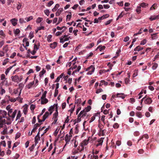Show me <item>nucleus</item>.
<instances>
[{"instance_id":"29","label":"nucleus","mask_w":159,"mask_h":159,"mask_svg":"<svg viewBox=\"0 0 159 159\" xmlns=\"http://www.w3.org/2000/svg\"><path fill=\"white\" fill-rule=\"evenodd\" d=\"M137 116L139 118H141L142 117V115L140 112L137 111L136 113Z\"/></svg>"},{"instance_id":"50","label":"nucleus","mask_w":159,"mask_h":159,"mask_svg":"<svg viewBox=\"0 0 159 159\" xmlns=\"http://www.w3.org/2000/svg\"><path fill=\"white\" fill-rule=\"evenodd\" d=\"M39 47L37 46L36 45V44H34V49L37 51V50H38L39 49Z\"/></svg>"},{"instance_id":"9","label":"nucleus","mask_w":159,"mask_h":159,"mask_svg":"<svg viewBox=\"0 0 159 159\" xmlns=\"http://www.w3.org/2000/svg\"><path fill=\"white\" fill-rule=\"evenodd\" d=\"M143 138H145L146 139H147L149 138L148 135L147 134H145L143 135L138 140V142H139L140 140L143 139Z\"/></svg>"},{"instance_id":"14","label":"nucleus","mask_w":159,"mask_h":159,"mask_svg":"<svg viewBox=\"0 0 159 159\" xmlns=\"http://www.w3.org/2000/svg\"><path fill=\"white\" fill-rule=\"evenodd\" d=\"M158 33H156L153 34H151L152 39V40H155L158 38L157 34Z\"/></svg>"},{"instance_id":"17","label":"nucleus","mask_w":159,"mask_h":159,"mask_svg":"<svg viewBox=\"0 0 159 159\" xmlns=\"http://www.w3.org/2000/svg\"><path fill=\"white\" fill-rule=\"evenodd\" d=\"M63 10V9L62 8H60L56 12V15L57 16H59Z\"/></svg>"},{"instance_id":"63","label":"nucleus","mask_w":159,"mask_h":159,"mask_svg":"<svg viewBox=\"0 0 159 159\" xmlns=\"http://www.w3.org/2000/svg\"><path fill=\"white\" fill-rule=\"evenodd\" d=\"M10 70V67L8 68L5 71V74L6 75H7V74H8V73H9Z\"/></svg>"},{"instance_id":"20","label":"nucleus","mask_w":159,"mask_h":159,"mask_svg":"<svg viewBox=\"0 0 159 159\" xmlns=\"http://www.w3.org/2000/svg\"><path fill=\"white\" fill-rule=\"evenodd\" d=\"M82 102V100L81 99L79 98L75 100V104H78L77 106H79L78 105L80 104L81 102Z\"/></svg>"},{"instance_id":"45","label":"nucleus","mask_w":159,"mask_h":159,"mask_svg":"<svg viewBox=\"0 0 159 159\" xmlns=\"http://www.w3.org/2000/svg\"><path fill=\"white\" fill-rule=\"evenodd\" d=\"M75 105L73 107L71 108L70 109V110H69V111H70V114H72L73 113V112L74 111L75 108Z\"/></svg>"},{"instance_id":"26","label":"nucleus","mask_w":159,"mask_h":159,"mask_svg":"<svg viewBox=\"0 0 159 159\" xmlns=\"http://www.w3.org/2000/svg\"><path fill=\"white\" fill-rule=\"evenodd\" d=\"M148 4L145 2H142L140 4V6L142 7H145L146 6H148Z\"/></svg>"},{"instance_id":"31","label":"nucleus","mask_w":159,"mask_h":159,"mask_svg":"<svg viewBox=\"0 0 159 159\" xmlns=\"http://www.w3.org/2000/svg\"><path fill=\"white\" fill-rule=\"evenodd\" d=\"M43 20V18L41 17H38L36 20V23H40Z\"/></svg>"},{"instance_id":"38","label":"nucleus","mask_w":159,"mask_h":159,"mask_svg":"<svg viewBox=\"0 0 159 159\" xmlns=\"http://www.w3.org/2000/svg\"><path fill=\"white\" fill-rule=\"evenodd\" d=\"M46 70L43 69L40 72L39 74V76L41 77L45 73Z\"/></svg>"},{"instance_id":"58","label":"nucleus","mask_w":159,"mask_h":159,"mask_svg":"<svg viewBox=\"0 0 159 159\" xmlns=\"http://www.w3.org/2000/svg\"><path fill=\"white\" fill-rule=\"evenodd\" d=\"M5 92V90L3 89H1V91L0 92V93L2 95Z\"/></svg>"},{"instance_id":"12","label":"nucleus","mask_w":159,"mask_h":159,"mask_svg":"<svg viewBox=\"0 0 159 159\" xmlns=\"http://www.w3.org/2000/svg\"><path fill=\"white\" fill-rule=\"evenodd\" d=\"M116 97L121 98L122 99H124L125 97V95L123 93H117L116 94Z\"/></svg>"},{"instance_id":"49","label":"nucleus","mask_w":159,"mask_h":159,"mask_svg":"<svg viewBox=\"0 0 159 159\" xmlns=\"http://www.w3.org/2000/svg\"><path fill=\"white\" fill-rule=\"evenodd\" d=\"M40 116H37V119L38 120L39 123H41L42 122L44 121L45 120H43V119L42 120L40 119Z\"/></svg>"},{"instance_id":"55","label":"nucleus","mask_w":159,"mask_h":159,"mask_svg":"<svg viewBox=\"0 0 159 159\" xmlns=\"http://www.w3.org/2000/svg\"><path fill=\"white\" fill-rule=\"evenodd\" d=\"M34 144H33V145H32L29 148V149L30 151H33V149H34Z\"/></svg>"},{"instance_id":"54","label":"nucleus","mask_w":159,"mask_h":159,"mask_svg":"<svg viewBox=\"0 0 159 159\" xmlns=\"http://www.w3.org/2000/svg\"><path fill=\"white\" fill-rule=\"evenodd\" d=\"M35 106L33 104H31L30 105V108L31 110H34L35 108Z\"/></svg>"},{"instance_id":"53","label":"nucleus","mask_w":159,"mask_h":159,"mask_svg":"<svg viewBox=\"0 0 159 159\" xmlns=\"http://www.w3.org/2000/svg\"><path fill=\"white\" fill-rule=\"evenodd\" d=\"M103 91V90L102 89H98L96 91V93H98L101 92H102Z\"/></svg>"},{"instance_id":"4","label":"nucleus","mask_w":159,"mask_h":159,"mask_svg":"<svg viewBox=\"0 0 159 159\" xmlns=\"http://www.w3.org/2000/svg\"><path fill=\"white\" fill-rule=\"evenodd\" d=\"M72 136V135L70 136L68 134H67L66 135L65 137V140L66 142V143L64 146V147H65L66 146V144L70 141L71 139L70 137H71Z\"/></svg>"},{"instance_id":"7","label":"nucleus","mask_w":159,"mask_h":159,"mask_svg":"<svg viewBox=\"0 0 159 159\" xmlns=\"http://www.w3.org/2000/svg\"><path fill=\"white\" fill-rule=\"evenodd\" d=\"M5 124H3V126L2 127L4 128L3 130L1 132V134H6L7 131V128L6 127V125H5Z\"/></svg>"},{"instance_id":"3","label":"nucleus","mask_w":159,"mask_h":159,"mask_svg":"<svg viewBox=\"0 0 159 159\" xmlns=\"http://www.w3.org/2000/svg\"><path fill=\"white\" fill-rule=\"evenodd\" d=\"M159 18V14L157 15L151 16L149 19L150 21L157 20Z\"/></svg>"},{"instance_id":"51","label":"nucleus","mask_w":159,"mask_h":159,"mask_svg":"<svg viewBox=\"0 0 159 159\" xmlns=\"http://www.w3.org/2000/svg\"><path fill=\"white\" fill-rule=\"evenodd\" d=\"M55 107H56V106L54 105L53 106H51L49 107L48 111H52V110L54 109Z\"/></svg>"},{"instance_id":"46","label":"nucleus","mask_w":159,"mask_h":159,"mask_svg":"<svg viewBox=\"0 0 159 159\" xmlns=\"http://www.w3.org/2000/svg\"><path fill=\"white\" fill-rule=\"evenodd\" d=\"M96 115H94L91 118V120L89 121V123H91L93 122L95 119Z\"/></svg>"},{"instance_id":"10","label":"nucleus","mask_w":159,"mask_h":159,"mask_svg":"<svg viewBox=\"0 0 159 159\" xmlns=\"http://www.w3.org/2000/svg\"><path fill=\"white\" fill-rule=\"evenodd\" d=\"M17 20L15 18H14L11 20V23L12 25L14 26H16L17 25Z\"/></svg>"},{"instance_id":"59","label":"nucleus","mask_w":159,"mask_h":159,"mask_svg":"<svg viewBox=\"0 0 159 159\" xmlns=\"http://www.w3.org/2000/svg\"><path fill=\"white\" fill-rule=\"evenodd\" d=\"M45 111H46V109H45V108H44L42 110V112H41V113L38 116H41L43 114V113Z\"/></svg>"},{"instance_id":"18","label":"nucleus","mask_w":159,"mask_h":159,"mask_svg":"<svg viewBox=\"0 0 159 159\" xmlns=\"http://www.w3.org/2000/svg\"><path fill=\"white\" fill-rule=\"evenodd\" d=\"M41 104H46L48 102V99L46 98H45L43 99H41Z\"/></svg>"},{"instance_id":"25","label":"nucleus","mask_w":159,"mask_h":159,"mask_svg":"<svg viewBox=\"0 0 159 159\" xmlns=\"http://www.w3.org/2000/svg\"><path fill=\"white\" fill-rule=\"evenodd\" d=\"M3 85H9V84L7 80V78L5 79L4 80L2 81Z\"/></svg>"},{"instance_id":"64","label":"nucleus","mask_w":159,"mask_h":159,"mask_svg":"<svg viewBox=\"0 0 159 159\" xmlns=\"http://www.w3.org/2000/svg\"><path fill=\"white\" fill-rule=\"evenodd\" d=\"M36 119L35 116H34L32 119V123L33 124H34L36 122Z\"/></svg>"},{"instance_id":"56","label":"nucleus","mask_w":159,"mask_h":159,"mask_svg":"<svg viewBox=\"0 0 159 159\" xmlns=\"http://www.w3.org/2000/svg\"><path fill=\"white\" fill-rule=\"evenodd\" d=\"M71 17V15H68L66 16V20H67L68 19V21H69Z\"/></svg>"},{"instance_id":"39","label":"nucleus","mask_w":159,"mask_h":159,"mask_svg":"<svg viewBox=\"0 0 159 159\" xmlns=\"http://www.w3.org/2000/svg\"><path fill=\"white\" fill-rule=\"evenodd\" d=\"M113 127L114 129H117L119 127V125L117 123H115L113 125Z\"/></svg>"},{"instance_id":"30","label":"nucleus","mask_w":159,"mask_h":159,"mask_svg":"<svg viewBox=\"0 0 159 159\" xmlns=\"http://www.w3.org/2000/svg\"><path fill=\"white\" fill-rule=\"evenodd\" d=\"M88 143V140H84L80 144H83L84 146L86 145Z\"/></svg>"},{"instance_id":"42","label":"nucleus","mask_w":159,"mask_h":159,"mask_svg":"<svg viewBox=\"0 0 159 159\" xmlns=\"http://www.w3.org/2000/svg\"><path fill=\"white\" fill-rule=\"evenodd\" d=\"M44 12L45 14L48 16L49 15L50 12L49 11L48 9L45 10Z\"/></svg>"},{"instance_id":"11","label":"nucleus","mask_w":159,"mask_h":159,"mask_svg":"<svg viewBox=\"0 0 159 159\" xmlns=\"http://www.w3.org/2000/svg\"><path fill=\"white\" fill-rule=\"evenodd\" d=\"M57 45V43L56 42H54L50 44V47L52 49H54Z\"/></svg>"},{"instance_id":"13","label":"nucleus","mask_w":159,"mask_h":159,"mask_svg":"<svg viewBox=\"0 0 159 159\" xmlns=\"http://www.w3.org/2000/svg\"><path fill=\"white\" fill-rule=\"evenodd\" d=\"M7 112L4 111H1V114H0V115H1V116H1L3 118H6V117H7Z\"/></svg>"},{"instance_id":"60","label":"nucleus","mask_w":159,"mask_h":159,"mask_svg":"<svg viewBox=\"0 0 159 159\" xmlns=\"http://www.w3.org/2000/svg\"><path fill=\"white\" fill-rule=\"evenodd\" d=\"M19 157V155L18 154H16L15 156L13 157V158L14 159H17Z\"/></svg>"},{"instance_id":"1","label":"nucleus","mask_w":159,"mask_h":159,"mask_svg":"<svg viewBox=\"0 0 159 159\" xmlns=\"http://www.w3.org/2000/svg\"><path fill=\"white\" fill-rule=\"evenodd\" d=\"M95 69V68L93 66L91 65L90 66V67H88L86 70V71H88V72L87 74V75H91L94 72Z\"/></svg>"},{"instance_id":"27","label":"nucleus","mask_w":159,"mask_h":159,"mask_svg":"<svg viewBox=\"0 0 159 159\" xmlns=\"http://www.w3.org/2000/svg\"><path fill=\"white\" fill-rule=\"evenodd\" d=\"M91 108V107L90 106H88L84 109L85 110V112H88L90 110Z\"/></svg>"},{"instance_id":"19","label":"nucleus","mask_w":159,"mask_h":159,"mask_svg":"<svg viewBox=\"0 0 159 159\" xmlns=\"http://www.w3.org/2000/svg\"><path fill=\"white\" fill-rule=\"evenodd\" d=\"M34 84V82L33 81L30 83L28 85H26V87L28 89H30L31 88L32 86Z\"/></svg>"},{"instance_id":"23","label":"nucleus","mask_w":159,"mask_h":159,"mask_svg":"<svg viewBox=\"0 0 159 159\" xmlns=\"http://www.w3.org/2000/svg\"><path fill=\"white\" fill-rule=\"evenodd\" d=\"M20 32V31L18 29H17L16 30H14V33L15 35H18Z\"/></svg>"},{"instance_id":"37","label":"nucleus","mask_w":159,"mask_h":159,"mask_svg":"<svg viewBox=\"0 0 159 159\" xmlns=\"http://www.w3.org/2000/svg\"><path fill=\"white\" fill-rule=\"evenodd\" d=\"M147 40L146 39H144L141 42L140 45H144L146 43Z\"/></svg>"},{"instance_id":"62","label":"nucleus","mask_w":159,"mask_h":159,"mask_svg":"<svg viewBox=\"0 0 159 159\" xmlns=\"http://www.w3.org/2000/svg\"><path fill=\"white\" fill-rule=\"evenodd\" d=\"M112 20H108L107 21H106L105 23V25H109L111 23V22L112 21Z\"/></svg>"},{"instance_id":"43","label":"nucleus","mask_w":159,"mask_h":159,"mask_svg":"<svg viewBox=\"0 0 159 159\" xmlns=\"http://www.w3.org/2000/svg\"><path fill=\"white\" fill-rule=\"evenodd\" d=\"M9 61V59L8 58H6V59H5L4 61L3 62V63H2V65H5Z\"/></svg>"},{"instance_id":"24","label":"nucleus","mask_w":159,"mask_h":159,"mask_svg":"<svg viewBox=\"0 0 159 159\" xmlns=\"http://www.w3.org/2000/svg\"><path fill=\"white\" fill-rule=\"evenodd\" d=\"M17 113V111L16 110H15L14 112H13L11 116V117L12 119H13L14 118L16 114ZM13 120L12 119V120Z\"/></svg>"},{"instance_id":"15","label":"nucleus","mask_w":159,"mask_h":159,"mask_svg":"<svg viewBox=\"0 0 159 159\" xmlns=\"http://www.w3.org/2000/svg\"><path fill=\"white\" fill-rule=\"evenodd\" d=\"M49 114L48 112H46L43 115V120H45L49 116Z\"/></svg>"},{"instance_id":"32","label":"nucleus","mask_w":159,"mask_h":159,"mask_svg":"<svg viewBox=\"0 0 159 159\" xmlns=\"http://www.w3.org/2000/svg\"><path fill=\"white\" fill-rule=\"evenodd\" d=\"M141 7L140 6H138L136 10V12L138 13L139 14L141 12Z\"/></svg>"},{"instance_id":"48","label":"nucleus","mask_w":159,"mask_h":159,"mask_svg":"<svg viewBox=\"0 0 159 159\" xmlns=\"http://www.w3.org/2000/svg\"><path fill=\"white\" fill-rule=\"evenodd\" d=\"M58 93V90L57 89H55V93H54V97H56L57 96Z\"/></svg>"},{"instance_id":"28","label":"nucleus","mask_w":159,"mask_h":159,"mask_svg":"<svg viewBox=\"0 0 159 159\" xmlns=\"http://www.w3.org/2000/svg\"><path fill=\"white\" fill-rule=\"evenodd\" d=\"M52 36L51 35H49L47 37V40L48 42H51L52 41Z\"/></svg>"},{"instance_id":"52","label":"nucleus","mask_w":159,"mask_h":159,"mask_svg":"<svg viewBox=\"0 0 159 159\" xmlns=\"http://www.w3.org/2000/svg\"><path fill=\"white\" fill-rule=\"evenodd\" d=\"M7 78H5V75L4 74H2L1 75V80H4L5 79H6Z\"/></svg>"},{"instance_id":"36","label":"nucleus","mask_w":159,"mask_h":159,"mask_svg":"<svg viewBox=\"0 0 159 159\" xmlns=\"http://www.w3.org/2000/svg\"><path fill=\"white\" fill-rule=\"evenodd\" d=\"M64 32V30H63L61 31H58L57 32L56 35L57 36H58L61 34L62 33Z\"/></svg>"},{"instance_id":"47","label":"nucleus","mask_w":159,"mask_h":159,"mask_svg":"<svg viewBox=\"0 0 159 159\" xmlns=\"http://www.w3.org/2000/svg\"><path fill=\"white\" fill-rule=\"evenodd\" d=\"M103 139H104V138H100L98 140V143H100L102 144L103 142Z\"/></svg>"},{"instance_id":"61","label":"nucleus","mask_w":159,"mask_h":159,"mask_svg":"<svg viewBox=\"0 0 159 159\" xmlns=\"http://www.w3.org/2000/svg\"><path fill=\"white\" fill-rule=\"evenodd\" d=\"M79 5L77 4H75L74 6L72 7V8L74 10H76L77 8L78 7Z\"/></svg>"},{"instance_id":"33","label":"nucleus","mask_w":159,"mask_h":159,"mask_svg":"<svg viewBox=\"0 0 159 159\" xmlns=\"http://www.w3.org/2000/svg\"><path fill=\"white\" fill-rule=\"evenodd\" d=\"M33 16H30L28 17H26L25 18V20L27 22L33 19Z\"/></svg>"},{"instance_id":"44","label":"nucleus","mask_w":159,"mask_h":159,"mask_svg":"<svg viewBox=\"0 0 159 159\" xmlns=\"http://www.w3.org/2000/svg\"><path fill=\"white\" fill-rule=\"evenodd\" d=\"M0 35L2 36L3 37H5V34L2 30H1L0 31Z\"/></svg>"},{"instance_id":"35","label":"nucleus","mask_w":159,"mask_h":159,"mask_svg":"<svg viewBox=\"0 0 159 159\" xmlns=\"http://www.w3.org/2000/svg\"><path fill=\"white\" fill-rule=\"evenodd\" d=\"M21 113H20V111H19L18 112L17 115L16 116V120H17L18 119H19L20 118V117H21Z\"/></svg>"},{"instance_id":"22","label":"nucleus","mask_w":159,"mask_h":159,"mask_svg":"<svg viewBox=\"0 0 159 159\" xmlns=\"http://www.w3.org/2000/svg\"><path fill=\"white\" fill-rule=\"evenodd\" d=\"M60 5L58 4H57L55 5L54 7L52 9V11L53 12L55 11L59 7Z\"/></svg>"},{"instance_id":"41","label":"nucleus","mask_w":159,"mask_h":159,"mask_svg":"<svg viewBox=\"0 0 159 159\" xmlns=\"http://www.w3.org/2000/svg\"><path fill=\"white\" fill-rule=\"evenodd\" d=\"M54 3V2L53 1L51 0L48 3L47 6L48 7H50Z\"/></svg>"},{"instance_id":"34","label":"nucleus","mask_w":159,"mask_h":159,"mask_svg":"<svg viewBox=\"0 0 159 159\" xmlns=\"http://www.w3.org/2000/svg\"><path fill=\"white\" fill-rule=\"evenodd\" d=\"M153 66L152 67V69L153 70H155L156 69V68L157 67L158 64L156 63H153Z\"/></svg>"},{"instance_id":"40","label":"nucleus","mask_w":159,"mask_h":159,"mask_svg":"<svg viewBox=\"0 0 159 159\" xmlns=\"http://www.w3.org/2000/svg\"><path fill=\"white\" fill-rule=\"evenodd\" d=\"M94 45V44L93 43H91L89 44V45L86 48H92L93 46Z\"/></svg>"},{"instance_id":"6","label":"nucleus","mask_w":159,"mask_h":159,"mask_svg":"<svg viewBox=\"0 0 159 159\" xmlns=\"http://www.w3.org/2000/svg\"><path fill=\"white\" fill-rule=\"evenodd\" d=\"M152 99L148 97L147 98H146L144 100V102L146 104H150L152 102Z\"/></svg>"},{"instance_id":"16","label":"nucleus","mask_w":159,"mask_h":159,"mask_svg":"<svg viewBox=\"0 0 159 159\" xmlns=\"http://www.w3.org/2000/svg\"><path fill=\"white\" fill-rule=\"evenodd\" d=\"M11 78L12 80L15 82H17L19 80L18 77L16 75L14 76H12Z\"/></svg>"},{"instance_id":"21","label":"nucleus","mask_w":159,"mask_h":159,"mask_svg":"<svg viewBox=\"0 0 159 159\" xmlns=\"http://www.w3.org/2000/svg\"><path fill=\"white\" fill-rule=\"evenodd\" d=\"M143 49V48L141 47L140 46H138L134 48V51H139L142 50Z\"/></svg>"},{"instance_id":"57","label":"nucleus","mask_w":159,"mask_h":159,"mask_svg":"<svg viewBox=\"0 0 159 159\" xmlns=\"http://www.w3.org/2000/svg\"><path fill=\"white\" fill-rule=\"evenodd\" d=\"M144 152V151L143 149H140L138 151V152L140 154H143Z\"/></svg>"},{"instance_id":"5","label":"nucleus","mask_w":159,"mask_h":159,"mask_svg":"<svg viewBox=\"0 0 159 159\" xmlns=\"http://www.w3.org/2000/svg\"><path fill=\"white\" fill-rule=\"evenodd\" d=\"M6 109L8 111V117H6V121H9L10 122V105H8L7 107H6Z\"/></svg>"},{"instance_id":"8","label":"nucleus","mask_w":159,"mask_h":159,"mask_svg":"<svg viewBox=\"0 0 159 159\" xmlns=\"http://www.w3.org/2000/svg\"><path fill=\"white\" fill-rule=\"evenodd\" d=\"M41 124L36 123L34 125V127L32 130V132H34L35 130L37 129V128L40 126L41 125Z\"/></svg>"},{"instance_id":"2","label":"nucleus","mask_w":159,"mask_h":159,"mask_svg":"<svg viewBox=\"0 0 159 159\" xmlns=\"http://www.w3.org/2000/svg\"><path fill=\"white\" fill-rule=\"evenodd\" d=\"M54 105L56 106V112L53 114V118L54 119L57 118V116H58V112L57 110V104H54Z\"/></svg>"}]
</instances>
